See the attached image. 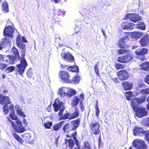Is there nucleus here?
<instances>
[{
  "label": "nucleus",
  "mask_w": 149,
  "mask_h": 149,
  "mask_svg": "<svg viewBox=\"0 0 149 149\" xmlns=\"http://www.w3.org/2000/svg\"><path fill=\"white\" fill-rule=\"evenodd\" d=\"M141 93L144 94H149V88L143 89L141 90Z\"/></svg>",
  "instance_id": "49"
},
{
  "label": "nucleus",
  "mask_w": 149,
  "mask_h": 149,
  "mask_svg": "<svg viewBox=\"0 0 149 149\" xmlns=\"http://www.w3.org/2000/svg\"><path fill=\"white\" fill-rule=\"evenodd\" d=\"M143 134L146 137V140L148 141L149 143V131H144Z\"/></svg>",
  "instance_id": "48"
},
{
  "label": "nucleus",
  "mask_w": 149,
  "mask_h": 149,
  "mask_svg": "<svg viewBox=\"0 0 149 149\" xmlns=\"http://www.w3.org/2000/svg\"><path fill=\"white\" fill-rule=\"evenodd\" d=\"M77 135V132L76 131L72 133V135L71 137H72L74 139L76 138V136Z\"/></svg>",
  "instance_id": "55"
},
{
  "label": "nucleus",
  "mask_w": 149,
  "mask_h": 149,
  "mask_svg": "<svg viewBox=\"0 0 149 149\" xmlns=\"http://www.w3.org/2000/svg\"><path fill=\"white\" fill-rule=\"evenodd\" d=\"M94 68L96 73L97 74H99V72L97 68V64L95 65V66H94Z\"/></svg>",
  "instance_id": "54"
},
{
  "label": "nucleus",
  "mask_w": 149,
  "mask_h": 149,
  "mask_svg": "<svg viewBox=\"0 0 149 149\" xmlns=\"http://www.w3.org/2000/svg\"><path fill=\"white\" fill-rule=\"evenodd\" d=\"M145 81L146 83L149 84V75L146 76L145 79Z\"/></svg>",
  "instance_id": "53"
},
{
  "label": "nucleus",
  "mask_w": 149,
  "mask_h": 149,
  "mask_svg": "<svg viewBox=\"0 0 149 149\" xmlns=\"http://www.w3.org/2000/svg\"><path fill=\"white\" fill-rule=\"evenodd\" d=\"M67 97H71L72 95H74L76 93V91L72 89H69L68 88V91Z\"/></svg>",
  "instance_id": "37"
},
{
  "label": "nucleus",
  "mask_w": 149,
  "mask_h": 149,
  "mask_svg": "<svg viewBox=\"0 0 149 149\" xmlns=\"http://www.w3.org/2000/svg\"><path fill=\"white\" fill-rule=\"evenodd\" d=\"M142 125L143 126H149V118H143L141 121Z\"/></svg>",
  "instance_id": "35"
},
{
  "label": "nucleus",
  "mask_w": 149,
  "mask_h": 149,
  "mask_svg": "<svg viewBox=\"0 0 149 149\" xmlns=\"http://www.w3.org/2000/svg\"><path fill=\"white\" fill-rule=\"evenodd\" d=\"M52 124V123L51 122H47L44 123L45 127L47 129L50 128Z\"/></svg>",
  "instance_id": "47"
},
{
  "label": "nucleus",
  "mask_w": 149,
  "mask_h": 149,
  "mask_svg": "<svg viewBox=\"0 0 149 149\" xmlns=\"http://www.w3.org/2000/svg\"><path fill=\"white\" fill-rule=\"evenodd\" d=\"M70 126V125L69 124H65L64 127L63 129L65 130L68 129H69Z\"/></svg>",
  "instance_id": "57"
},
{
  "label": "nucleus",
  "mask_w": 149,
  "mask_h": 149,
  "mask_svg": "<svg viewBox=\"0 0 149 149\" xmlns=\"http://www.w3.org/2000/svg\"><path fill=\"white\" fill-rule=\"evenodd\" d=\"M133 59V56L132 54L128 53L126 56H122L119 57L117 59L118 61L125 63L129 62Z\"/></svg>",
  "instance_id": "9"
},
{
  "label": "nucleus",
  "mask_w": 149,
  "mask_h": 149,
  "mask_svg": "<svg viewBox=\"0 0 149 149\" xmlns=\"http://www.w3.org/2000/svg\"><path fill=\"white\" fill-rule=\"evenodd\" d=\"M67 143H68V146L71 148H72L74 145V143L73 140L71 139H69L67 141H66L65 142L66 144Z\"/></svg>",
  "instance_id": "39"
},
{
  "label": "nucleus",
  "mask_w": 149,
  "mask_h": 149,
  "mask_svg": "<svg viewBox=\"0 0 149 149\" xmlns=\"http://www.w3.org/2000/svg\"><path fill=\"white\" fill-rule=\"evenodd\" d=\"M127 39V38L126 36L124 37L121 38H120L119 40V42L118 43V45L119 47L122 48H124L125 46V41Z\"/></svg>",
  "instance_id": "22"
},
{
  "label": "nucleus",
  "mask_w": 149,
  "mask_h": 149,
  "mask_svg": "<svg viewBox=\"0 0 149 149\" xmlns=\"http://www.w3.org/2000/svg\"><path fill=\"white\" fill-rule=\"evenodd\" d=\"M145 131L141 128L136 127L134 129V135L135 136L140 135L143 134L144 132Z\"/></svg>",
  "instance_id": "20"
},
{
  "label": "nucleus",
  "mask_w": 149,
  "mask_h": 149,
  "mask_svg": "<svg viewBox=\"0 0 149 149\" xmlns=\"http://www.w3.org/2000/svg\"><path fill=\"white\" fill-rule=\"evenodd\" d=\"M76 69H74V68L72 67V70H71V71L72 72H77L79 71L78 68V67L77 66L76 67Z\"/></svg>",
  "instance_id": "58"
},
{
  "label": "nucleus",
  "mask_w": 149,
  "mask_h": 149,
  "mask_svg": "<svg viewBox=\"0 0 149 149\" xmlns=\"http://www.w3.org/2000/svg\"><path fill=\"white\" fill-rule=\"evenodd\" d=\"M63 130L64 131V132L65 133H68L69 131V129H65V130Z\"/></svg>",
  "instance_id": "64"
},
{
  "label": "nucleus",
  "mask_w": 149,
  "mask_h": 149,
  "mask_svg": "<svg viewBox=\"0 0 149 149\" xmlns=\"http://www.w3.org/2000/svg\"><path fill=\"white\" fill-rule=\"evenodd\" d=\"M118 75L119 79L122 81L127 80L129 77L128 73L125 70L119 71L118 72Z\"/></svg>",
  "instance_id": "12"
},
{
  "label": "nucleus",
  "mask_w": 149,
  "mask_h": 149,
  "mask_svg": "<svg viewBox=\"0 0 149 149\" xmlns=\"http://www.w3.org/2000/svg\"><path fill=\"white\" fill-rule=\"evenodd\" d=\"M111 78L115 82H117L118 81V79L116 77H111Z\"/></svg>",
  "instance_id": "60"
},
{
  "label": "nucleus",
  "mask_w": 149,
  "mask_h": 149,
  "mask_svg": "<svg viewBox=\"0 0 149 149\" xmlns=\"http://www.w3.org/2000/svg\"><path fill=\"white\" fill-rule=\"evenodd\" d=\"M95 108L96 110V114L97 116L98 117L100 112V109L98 106L95 107Z\"/></svg>",
  "instance_id": "51"
},
{
  "label": "nucleus",
  "mask_w": 149,
  "mask_h": 149,
  "mask_svg": "<svg viewBox=\"0 0 149 149\" xmlns=\"http://www.w3.org/2000/svg\"><path fill=\"white\" fill-rule=\"evenodd\" d=\"M10 37L7 36L2 41L3 45H5L6 44H10L11 42L10 40Z\"/></svg>",
  "instance_id": "38"
},
{
  "label": "nucleus",
  "mask_w": 149,
  "mask_h": 149,
  "mask_svg": "<svg viewBox=\"0 0 149 149\" xmlns=\"http://www.w3.org/2000/svg\"><path fill=\"white\" fill-rule=\"evenodd\" d=\"M64 122V121H61L60 123L54 124L53 126V129L56 131L58 130L63 125Z\"/></svg>",
  "instance_id": "29"
},
{
  "label": "nucleus",
  "mask_w": 149,
  "mask_h": 149,
  "mask_svg": "<svg viewBox=\"0 0 149 149\" xmlns=\"http://www.w3.org/2000/svg\"><path fill=\"white\" fill-rule=\"evenodd\" d=\"M92 130V132L95 135H98L100 133L99 129L100 125L97 123H92L90 125Z\"/></svg>",
  "instance_id": "10"
},
{
  "label": "nucleus",
  "mask_w": 149,
  "mask_h": 149,
  "mask_svg": "<svg viewBox=\"0 0 149 149\" xmlns=\"http://www.w3.org/2000/svg\"><path fill=\"white\" fill-rule=\"evenodd\" d=\"M125 94L126 99L128 100H130L134 96L133 93L130 91L125 92Z\"/></svg>",
  "instance_id": "34"
},
{
  "label": "nucleus",
  "mask_w": 149,
  "mask_h": 149,
  "mask_svg": "<svg viewBox=\"0 0 149 149\" xmlns=\"http://www.w3.org/2000/svg\"><path fill=\"white\" fill-rule=\"evenodd\" d=\"M125 19L129 20L136 22L141 19V17L135 13H129L126 15Z\"/></svg>",
  "instance_id": "8"
},
{
  "label": "nucleus",
  "mask_w": 149,
  "mask_h": 149,
  "mask_svg": "<svg viewBox=\"0 0 149 149\" xmlns=\"http://www.w3.org/2000/svg\"><path fill=\"white\" fill-rule=\"evenodd\" d=\"M146 95L144 94L143 97H136L132 99L131 101V104L132 108L134 111H136L138 108L137 103L140 104L144 102L146 100Z\"/></svg>",
  "instance_id": "4"
},
{
  "label": "nucleus",
  "mask_w": 149,
  "mask_h": 149,
  "mask_svg": "<svg viewBox=\"0 0 149 149\" xmlns=\"http://www.w3.org/2000/svg\"><path fill=\"white\" fill-rule=\"evenodd\" d=\"M20 64L17 65V70L19 74L22 75L25 70V68L27 66V64L26 60L24 58H21L20 60Z\"/></svg>",
  "instance_id": "6"
},
{
  "label": "nucleus",
  "mask_w": 149,
  "mask_h": 149,
  "mask_svg": "<svg viewBox=\"0 0 149 149\" xmlns=\"http://www.w3.org/2000/svg\"><path fill=\"white\" fill-rule=\"evenodd\" d=\"M18 46L22 50V54L21 58H24V56L25 54V47L26 45L25 44L22 43L21 42H19L18 44H17Z\"/></svg>",
  "instance_id": "21"
},
{
  "label": "nucleus",
  "mask_w": 149,
  "mask_h": 149,
  "mask_svg": "<svg viewBox=\"0 0 149 149\" xmlns=\"http://www.w3.org/2000/svg\"><path fill=\"white\" fill-rule=\"evenodd\" d=\"M149 41V36L146 34L143 36L140 40V43L142 46H146L148 44Z\"/></svg>",
  "instance_id": "16"
},
{
  "label": "nucleus",
  "mask_w": 149,
  "mask_h": 149,
  "mask_svg": "<svg viewBox=\"0 0 149 149\" xmlns=\"http://www.w3.org/2000/svg\"><path fill=\"white\" fill-rule=\"evenodd\" d=\"M15 69V67L13 66H12L6 68V69L5 71L7 73H8L13 72L14 70Z\"/></svg>",
  "instance_id": "44"
},
{
  "label": "nucleus",
  "mask_w": 149,
  "mask_h": 149,
  "mask_svg": "<svg viewBox=\"0 0 149 149\" xmlns=\"http://www.w3.org/2000/svg\"><path fill=\"white\" fill-rule=\"evenodd\" d=\"M4 56L0 54V61L1 62L4 60Z\"/></svg>",
  "instance_id": "61"
},
{
  "label": "nucleus",
  "mask_w": 149,
  "mask_h": 149,
  "mask_svg": "<svg viewBox=\"0 0 149 149\" xmlns=\"http://www.w3.org/2000/svg\"><path fill=\"white\" fill-rule=\"evenodd\" d=\"M22 136L26 141H28L30 140L31 137L30 134L29 133H26L22 135Z\"/></svg>",
  "instance_id": "41"
},
{
  "label": "nucleus",
  "mask_w": 149,
  "mask_h": 149,
  "mask_svg": "<svg viewBox=\"0 0 149 149\" xmlns=\"http://www.w3.org/2000/svg\"><path fill=\"white\" fill-rule=\"evenodd\" d=\"M129 50H128L126 49H120L117 52V53L119 54H121L125 53H129Z\"/></svg>",
  "instance_id": "43"
},
{
  "label": "nucleus",
  "mask_w": 149,
  "mask_h": 149,
  "mask_svg": "<svg viewBox=\"0 0 149 149\" xmlns=\"http://www.w3.org/2000/svg\"><path fill=\"white\" fill-rule=\"evenodd\" d=\"M134 147H136L137 149H146L147 146L144 142L143 140L136 139L134 140L133 142Z\"/></svg>",
  "instance_id": "7"
},
{
  "label": "nucleus",
  "mask_w": 149,
  "mask_h": 149,
  "mask_svg": "<svg viewBox=\"0 0 149 149\" xmlns=\"http://www.w3.org/2000/svg\"><path fill=\"white\" fill-rule=\"evenodd\" d=\"M72 113H68L65 114L63 116L64 119H70L73 118Z\"/></svg>",
  "instance_id": "40"
},
{
  "label": "nucleus",
  "mask_w": 149,
  "mask_h": 149,
  "mask_svg": "<svg viewBox=\"0 0 149 149\" xmlns=\"http://www.w3.org/2000/svg\"><path fill=\"white\" fill-rule=\"evenodd\" d=\"M125 66V64H116L115 66L116 69H123Z\"/></svg>",
  "instance_id": "46"
},
{
  "label": "nucleus",
  "mask_w": 149,
  "mask_h": 149,
  "mask_svg": "<svg viewBox=\"0 0 149 149\" xmlns=\"http://www.w3.org/2000/svg\"><path fill=\"white\" fill-rule=\"evenodd\" d=\"M61 55L64 59L68 61L71 62L74 60V57L68 52L64 53L63 55H62V54H61Z\"/></svg>",
  "instance_id": "17"
},
{
  "label": "nucleus",
  "mask_w": 149,
  "mask_h": 149,
  "mask_svg": "<svg viewBox=\"0 0 149 149\" xmlns=\"http://www.w3.org/2000/svg\"><path fill=\"white\" fill-rule=\"evenodd\" d=\"M18 141L21 144H23V142H24V141L23 140H22V139L21 138H20V139H19V140H18Z\"/></svg>",
  "instance_id": "62"
},
{
  "label": "nucleus",
  "mask_w": 149,
  "mask_h": 149,
  "mask_svg": "<svg viewBox=\"0 0 149 149\" xmlns=\"http://www.w3.org/2000/svg\"><path fill=\"white\" fill-rule=\"evenodd\" d=\"M2 9L5 13H7L8 12V5L6 1H4L2 3Z\"/></svg>",
  "instance_id": "28"
},
{
  "label": "nucleus",
  "mask_w": 149,
  "mask_h": 149,
  "mask_svg": "<svg viewBox=\"0 0 149 149\" xmlns=\"http://www.w3.org/2000/svg\"><path fill=\"white\" fill-rule=\"evenodd\" d=\"M72 115L73 118L77 117L79 114V113L78 111V109L77 107L75 108V110L73 113H72Z\"/></svg>",
  "instance_id": "42"
},
{
  "label": "nucleus",
  "mask_w": 149,
  "mask_h": 149,
  "mask_svg": "<svg viewBox=\"0 0 149 149\" xmlns=\"http://www.w3.org/2000/svg\"><path fill=\"white\" fill-rule=\"evenodd\" d=\"M7 56L8 57V59L7 60L8 62L11 64H14L16 60L19 59H16L15 57L13 56L8 55Z\"/></svg>",
  "instance_id": "31"
},
{
  "label": "nucleus",
  "mask_w": 149,
  "mask_h": 149,
  "mask_svg": "<svg viewBox=\"0 0 149 149\" xmlns=\"http://www.w3.org/2000/svg\"><path fill=\"white\" fill-rule=\"evenodd\" d=\"M60 74L61 79L66 82L69 83L70 81V76L68 73L65 71H63L60 72Z\"/></svg>",
  "instance_id": "14"
},
{
  "label": "nucleus",
  "mask_w": 149,
  "mask_h": 149,
  "mask_svg": "<svg viewBox=\"0 0 149 149\" xmlns=\"http://www.w3.org/2000/svg\"><path fill=\"white\" fill-rule=\"evenodd\" d=\"M12 52L15 55V56L16 59H19V52L17 49L15 47H13L12 49Z\"/></svg>",
  "instance_id": "32"
},
{
  "label": "nucleus",
  "mask_w": 149,
  "mask_h": 149,
  "mask_svg": "<svg viewBox=\"0 0 149 149\" xmlns=\"http://www.w3.org/2000/svg\"><path fill=\"white\" fill-rule=\"evenodd\" d=\"M122 84L123 87L125 90H130L133 86V84L131 82L125 81L123 82Z\"/></svg>",
  "instance_id": "19"
},
{
  "label": "nucleus",
  "mask_w": 149,
  "mask_h": 149,
  "mask_svg": "<svg viewBox=\"0 0 149 149\" xmlns=\"http://www.w3.org/2000/svg\"><path fill=\"white\" fill-rule=\"evenodd\" d=\"M80 77L79 76L77 75L74 77L72 80L70 79V82L69 83H73L75 84H78L80 80Z\"/></svg>",
  "instance_id": "27"
},
{
  "label": "nucleus",
  "mask_w": 149,
  "mask_h": 149,
  "mask_svg": "<svg viewBox=\"0 0 149 149\" xmlns=\"http://www.w3.org/2000/svg\"><path fill=\"white\" fill-rule=\"evenodd\" d=\"M135 27L136 29L143 30H144L146 29V26L144 23L141 22H139L137 24H135Z\"/></svg>",
  "instance_id": "26"
},
{
  "label": "nucleus",
  "mask_w": 149,
  "mask_h": 149,
  "mask_svg": "<svg viewBox=\"0 0 149 149\" xmlns=\"http://www.w3.org/2000/svg\"><path fill=\"white\" fill-rule=\"evenodd\" d=\"M27 75L29 77H32L33 74L30 72V70H29L27 72Z\"/></svg>",
  "instance_id": "56"
},
{
  "label": "nucleus",
  "mask_w": 149,
  "mask_h": 149,
  "mask_svg": "<svg viewBox=\"0 0 149 149\" xmlns=\"http://www.w3.org/2000/svg\"><path fill=\"white\" fill-rule=\"evenodd\" d=\"M21 41L22 42H27V41L26 40V39L24 37H22V38L21 39Z\"/></svg>",
  "instance_id": "63"
},
{
  "label": "nucleus",
  "mask_w": 149,
  "mask_h": 149,
  "mask_svg": "<svg viewBox=\"0 0 149 149\" xmlns=\"http://www.w3.org/2000/svg\"><path fill=\"white\" fill-rule=\"evenodd\" d=\"M15 108L17 111V113L19 115L23 116V117L25 116L23 112L22 111V109L20 108L19 107L18 105H16L15 106Z\"/></svg>",
  "instance_id": "33"
},
{
  "label": "nucleus",
  "mask_w": 149,
  "mask_h": 149,
  "mask_svg": "<svg viewBox=\"0 0 149 149\" xmlns=\"http://www.w3.org/2000/svg\"><path fill=\"white\" fill-rule=\"evenodd\" d=\"M14 31V28L11 26H8L6 27L4 30L3 35L4 36H8L13 38V34Z\"/></svg>",
  "instance_id": "11"
},
{
  "label": "nucleus",
  "mask_w": 149,
  "mask_h": 149,
  "mask_svg": "<svg viewBox=\"0 0 149 149\" xmlns=\"http://www.w3.org/2000/svg\"><path fill=\"white\" fill-rule=\"evenodd\" d=\"M140 68L141 69L148 71L149 70V64L148 62H144L140 65Z\"/></svg>",
  "instance_id": "25"
},
{
  "label": "nucleus",
  "mask_w": 149,
  "mask_h": 149,
  "mask_svg": "<svg viewBox=\"0 0 149 149\" xmlns=\"http://www.w3.org/2000/svg\"><path fill=\"white\" fill-rule=\"evenodd\" d=\"M7 121L9 123L11 124L15 132L21 133L24 132L25 129L22 126L21 121L17 120L14 122L11 121L9 118H7Z\"/></svg>",
  "instance_id": "1"
},
{
  "label": "nucleus",
  "mask_w": 149,
  "mask_h": 149,
  "mask_svg": "<svg viewBox=\"0 0 149 149\" xmlns=\"http://www.w3.org/2000/svg\"><path fill=\"white\" fill-rule=\"evenodd\" d=\"M8 66V65L3 63H0V70H3Z\"/></svg>",
  "instance_id": "45"
},
{
  "label": "nucleus",
  "mask_w": 149,
  "mask_h": 149,
  "mask_svg": "<svg viewBox=\"0 0 149 149\" xmlns=\"http://www.w3.org/2000/svg\"><path fill=\"white\" fill-rule=\"evenodd\" d=\"M55 111L57 112L58 110H60L59 113V116H63V112L65 109V107L63 106V103L60 101L58 99L55 100L53 104Z\"/></svg>",
  "instance_id": "3"
},
{
  "label": "nucleus",
  "mask_w": 149,
  "mask_h": 149,
  "mask_svg": "<svg viewBox=\"0 0 149 149\" xmlns=\"http://www.w3.org/2000/svg\"><path fill=\"white\" fill-rule=\"evenodd\" d=\"M79 119L75 120L72 122V124L74 126V127L72 128V130H75L76 129L77 127H78L79 124Z\"/></svg>",
  "instance_id": "30"
},
{
  "label": "nucleus",
  "mask_w": 149,
  "mask_h": 149,
  "mask_svg": "<svg viewBox=\"0 0 149 149\" xmlns=\"http://www.w3.org/2000/svg\"><path fill=\"white\" fill-rule=\"evenodd\" d=\"M84 146L88 149H92V147L90 146L89 143L88 142H86L84 143Z\"/></svg>",
  "instance_id": "50"
},
{
  "label": "nucleus",
  "mask_w": 149,
  "mask_h": 149,
  "mask_svg": "<svg viewBox=\"0 0 149 149\" xmlns=\"http://www.w3.org/2000/svg\"><path fill=\"white\" fill-rule=\"evenodd\" d=\"M80 99L76 96H74L73 99L72 106L75 107L79 103Z\"/></svg>",
  "instance_id": "36"
},
{
  "label": "nucleus",
  "mask_w": 149,
  "mask_h": 149,
  "mask_svg": "<svg viewBox=\"0 0 149 149\" xmlns=\"http://www.w3.org/2000/svg\"><path fill=\"white\" fill-rule=\"evenodd\" d=\"M147 114V112L145 109L141 108L137 113V116L141 118Z\"/></svg>",
  "instance_id": "23"
},
{
  "label": "nucleus",
  "mask_w": 149,
  "mask_h": 149,
  "mask_svg": "<svg viewBox=\"0 0 149 149\" xmlns=\"http://www.w3.org/2000/svg\"><path fill=\"white\" fill-rule=\"evenodd\" d=\"M148 50L145 48H140L135 51V54L137 55V58L143 61L146 60L145 56L148 52Z\"/></svg>",
  "instance_id": "5"
},
{
  "label": "nucleus",
  "mask_w": 149,
  "mask_h": 149,
  "mask_svg": "<svg viewBox=\"0 0 149 149\" xmlns=\"http://www.w3.org/2000/svg\"><path fill=\"white\" fill-rule=\"evenodd\" d=\"M121 26L123 29H133L134 27V24L130 22H124L121 24Z\"/></svg>",
  "instance_id": "13"
},
{
  "label": "nucleus",
  "mask_w": 149,
  "mask_h": 149,
  "mask_svg": "<svg viewBox=\"0 0 149 149\" xmlns=\"http://www.w3.org/2000/svg\"><path fill=\"white\" fill-rule=\"evenodd\" d=\"M13 136L14 138L17 141L19 140V139L21 138L17 134L15 133H13Z\"/></svg>",
  "instance_id": "52"
},
{
  "label": "nucleus",
  "mask_w": 149,
  "mask_h": 149,
  "mask_svg": "<svg viewBox=\"0 0 149 149\" xmlns=\"http://www.w3.org/2000/svg\"><path fill=\"white\" fill-rule=\"evenodd\" d=\"M68 88L64 87L60 88L58 89V94L60 95L61 97H63L65 96H67L68 94Z\"/></svg>",
  "instance_id": "15"
},
{
  "label": "nucleus",
  "mask_w": 149,
  "mask_h": 149,
  "mask_svg": "<svg viewBox=\"0 0 149 149\" xmlns=\"http://www.w3.org/2000/svg\"><path fill=\"white\" fill-rule=\"evenodd\" d=\"M20 36H18L17 37V39H16V42H17V44H18L19 42H21L20 41Z\"/></svg>",
  "instance_id": "59"
},
{
  "label": "nucleus",
  "mask_w": 149,
  "mask_h": 149,
  "mask_svg": "<svg viewBox=\"0 0 149 149\" xmlns=\"http://www.w3.org/2000/svg\"><path fill=\"white\" fill-rule=\"evenodd\" d=\"M131 35V37L132 38L137 39L143 35V33L140 32H132Z\"/></svg>",
  "instance_id": "24"
},
{
  "label": "nucleus",
  "mask_w": 149,
  "mask_h": 149,
  "mask_svg": "<svg viewBox=\"0 0 149 149\" xmlns=\"http://www.w3.org/2000/svg\"><path fill=\"white\" fill-rule=\"evenodd\" d=\"M9 110H10L11 111V113L9 115L10 117L13 120H16V121L17 120V116L14 112L13 109V104H10L9 105Z\"/></svg>",
  "instance_id": "18"
},
{
  "label": "nucleus",
  "mask_w": 149,
  "mask_h": 149,
  "mask_svg": "<svg viewBox=\"0 0 149 149\" xmlns=\"http://www.w3.org/2000/svg\"><path fill=\"white\" fill-rule=\"evenodd\" d=\"M0 94V104L2 105L5 104L3 107V111L5 114H8L9 112V107H7L8 104L10 103L9 98L8 97L4 96Z\"/></svg>",
  "instance_id": "2"
}]
</instances>
